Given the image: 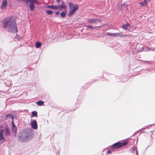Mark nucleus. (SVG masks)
<instances>
[{
  "instance_id": "obj_1",
  "label": "nucleus",
  "mask_w": 155,
  "mask_h": 155,
  "mask_svg": "<svg viewBox=\"0 0 155 155\" xmlns=\"http://www.w3.org/2000/svg\"><path fill=\"white\" fill-rule=\"evenodd\" d=\"M2 27L8 31L13 33L18 32L17 24L12 17H7L3 19L2 21Z\"/></svg>"
},
{
  "instance_id": "obj_2",
  "label": "nucleus",
  "mask_w": 155,
  "mask_h": 155,
  "mask_svg": "<svg viewBox=\"0 0 155 155\" xmlns=\"http://www.w3.org/2000/svg\"><path fill=\"white\" fill-rule=\"evenodd\" d=\"M127 141H125L124 142H118L114 144L110 148V149L113 151L115 149H117L118 148L124 146L128 144Z\"/></svg>"
},
{
  "instance_id": "obj_3",
  "label": "nucleus",
  "mask_w": 155,
  "mask_h": 155,
  "mask_svg": "<svg viewBox=\"0 0 155 155\" xmlns=\"http://www.w3.org/2000/svg\"><path fill=\"white\" fill-rule=\"evenodd\" d=\"M69 6L70 8L69 15L71 16L72 15L75 11H77L79 8V6L77 4L74 5L72 3H69Z\"/></svg>"
},
{
  "instance_id": "obj_4",
  "label": "nucleus",
  "mask_w": 155,
  "mask_h": 155,
  "mask_svg": "<svg viewBox=\"0 0 155 155\" xmlns=\"http://www.w3.org/2000/svg\"><path fill=\"white\" fill-rule=\"evenodd\" d=\"M102 21V20H99L97 19L91 18L89 19L87 22L89 24H94L97 23L98 22H100Z\"/></svg>"
},
{
  "instance_id": "obj_5",
  "label": "nucleus",
  "mask_w": 155,
  "mask_h": 155,
  "mask_svg": "<svg viewBox=\"0 0 155 155\" xmlns=\"http://www.w3.org/2000/svg\"><path fill=\"white\" fill-rule=\"evenodd\" d=\"M31 127L34 129H37L38 128V125L36 120H33L31 124Z\"/></svg>"
},
{
  "instance_id": "obj_6",
  "label": "nucleus",
  "mask_w": 155,
  "mask_h": 155,
  "mask_svg": "<svg viewBox=\"0 0 155 155\" xmlns=\"http://www.w3.org/2000/svg\"><path fill=\"white\" fill-rule=\"evenodd\" d=\"M7 5V1L6 0H4L3 1L2 3L1 6V9H5Z\"/></svg>"
},
{
  "instance_id": "obj_7",
  "label": "nucleus",
  "mask_w": 155,
  "mask_h": 155,
  "mask_svg": "<svg viewBox=\"0 0 155 155\" xmlns=\"http://www.w3.org/2000/svg\"><path fill=\"white\" fill-rule=\"evenodd\" d=\"M30 2V9L31 11H33L35 8V5L32 2V0H29L28 1Z\"/></svg>"
},
{
  "instance_id": "obj_8",
  "label": "nucleus",
  "mask_w": 155,
  "mask_h": 155,
  "mask_svg": "<svg viewBox=\"0 0 155 155\" xmlns=\"http://www.w3.org/2000/svg\"><path fill=\"white\" fill-rule=\"evenodd\" d=\"M59 10H61L63 9H65L66 8V5H65L64 2H62L60 5H58Z\"/></svg>"
},
{
  "instance_id": "obj_9",
  "label": "nucleus",
  "mask_w": 155,
  "mask_h": 155,
  "mask_svg": "<svg viewBox=\"0 0 155 155\" xmlns=\"http://www.w3.org/2000/svg\"><path fill=\"white\" fill-rule=\"evenodd\" d=\"M4 134L6 136H9L10 135V131L9 128H7L5 130Z\"/></svg>"
},
{
  "instance_id": "obj_10",
  "label": "nucleus",
  "mask_w": 155,
  "mask_h": 155,
  "mask_svg": "<svg viewBox=\"0 0 155 155\" xmlns=\"http://www.w3.org/2000/svg\"><path fill=\"white\" fill-rule=\"evenodd\" d=\"M85 26H86L87 28H90V29H96L98 28H101V26H98V27H97V26H92L89 25H85Z\"/></svg>"
},
{
  "instance_id": "obj_11",
  "label": "nucleus",
  "mask_w": 155,
  "mask_h": 155,
  "mask_svg": "<svg viewBox=\"0 0 155 155\" xmlns=\"http://www.w3.org/2000/svg\"><path fill=\"white\" fill-rule=\"evenodd\" d=\"M4 131L3 130H2L0 131V140H5V139L3 135V133Z\"/></svg>"
},
{
  "instance_id": "obj_12",
  "label": "nucleus",
  "mask_w": 155,
  "mask_h": 155,
  "mask_svg": "<svg viewBox=\"0 0 155 155\" xmlns=\"http://www.w3.org/2000/svg\"><path fill=\"white\" fill-rule=\"evenodd\" d=\"M121 34V33H115V34H112L111 33H110L109 32H107L106 33V34L107 35V36H111L113 35V36H117V35H120V34Z\"/></svg>"
},
{
  "instance_id": "obj_13",
  "label": "nucleus",
  "mask_w": 155,
  "mask_h": 155,
  "mask_svg": "<svg viewBox=\"0 0 155 155\" xmlns=\"http://www.w3.org/2000/svg\"><path fill=\"white\" fill-rule=\"evenodd\" d=\"M67 12V10H65L62 12L61 14L60 15L61 17H64L66 15V14Z\"/></svg>"
},
{
  "instance_id": "obj_14",
  "label": "nucleus",
  "mask_w": 155,
  "mask_h": 155,
  "mask_svg": "<svg viewBox=\"0 0 155 155\" xmlns=\"http://www.w3.org/2000/svg\"><path fill=\"white\" fill-rule=\"evenodd\" d=\"M129 24L127 23L123 25L122 28L124 30H126L128 27L130 26Z\"/></svg>"
},
{
  "instance_id": "obj_15",
  "label": "nucleus",
  "mask_w": 155,
  "mask_h": 155,
  "mask_svg": "<svg viewBox=\"0 0 155 155\" xmlns=\"http://www.w3.org/2000/svg\"><path fill=\"white\" fill-rule=\"evenodd\" d=\"M12 129L13 130L14 132L15 133L17 131V127L15 124L12 125Z\"/></svg>"
},
{
  "instance_id": "obj_16",
  "label": "nucleus",
  "mask_w": 155,
  "mask_h": 155,
  "mask_svg": "<svg viewBox=\"0 0 155 155\" xmlns=\"http://www.w3.org/2000/svg\"><path fill=\"white\" fill-rule=\"evenodd\" d=\"M147 0H144L143 1L139 3V4L140 5L141 7H143L146 4Z\"/></svg>"
},
{
  "instance_id": "obj_17",
  "label": "nucleus",
  "mask_w": 155,
  "mask_h": 155,
  "mask_svg": "<svg viewBox=\"0 0 155 155\" xmlns=\"http://www.w3.org/2000/svg\"><path fill=\"white\" fill-rule=\"evenodd\" d=\"M44 102L42 101H38L36 103V104L39 106H41L44 104Z\"/></svg>"
},
{
  "instance_id": "obj_18",
  "label": "nucleus",
  "mask_w": 155,
  "mask_h": 155,
  "mask_svg": "<svg viewBox=\"0 0 155 155\" xmlns=\"http://www.w3.org/2000/svg\"><path fill=\"white\" fill-rule=\"evenodd\" d=\"M41 45V43L40 42H37L35 44V47L38 48L40 47Z\"/></svg>"
},
{
  "instance_id": "obj_19",
  "label": "nucleus",
  "mask_w": 155,
  "mask_h": 155,
  "mask_svg": "<svg viewBox=\"0 0 155 155\" xmlns=\"http://www.w3.org/2000/svg\"><path fill=\"white\" fill-rule=\"evenodd\" d=\"M32 117H37V112L36 111H34L32 112Z\"/></svg>"
},
{
  "instance_id": "obj_20",
  "label": "nucleus",
  "mask_w": 155,
  "mask_h": 155,
  "mask_svg": "<svg viewBox=\"0 0 155 155\" xmlns=\"http://www.w3.org/2000/svg\"><path fill=\"white\" fill-rule=\"evenodd\" d=\"M53 9L56 10H59V9L58 7V5L56 6L55 5H53Z\"/></svg>"
},
{
  "instance_id": "obj_21",
  "label": "nucleus",
  "mask_w": 155,
  "mask_h": 155,
  "mask_svg": "<svg viewBox=\"0 0 155 155\" xmlns=\"http://www.w3.org/2000/svg\"><path fill=\"white\" fill-rule=\"evenodd\" d=\"M46 12L49 15H51L53 13V12L52 11L50 10H47L46 11Z\"/></svg>"
},
{
  "instance_id": "obj_22",
  "label": "nucleus",
  "mask_w": 155,
  "mask_h": 155,
  "mask_svg": "<svg viewBox=\"0 0 155 155\" xmlns=\"http://www.w3.org/2000/svg\"><path fill=\"white\" fill-rule=\"evenodd\" d=\"M32 2H33V3H35L36 4H39L38 1L36 0H32Z\"/></svg>"
},
{
  "instance_id": "obj_23",
  "label": "nucleus",
  "mask_w": 155,
  "mask_h": 155,
  "mask_svg": "<svg viewBox=\"0 0 155 155\" xmlns=\"http://www.w3.org/2000/svg\"><path fill=\"white\" fill-rule=\"evenodd\" d=\"M117 36H120L121 37H127V35H125V34H122L121 33V34H120V35H117Z\"/></svg>"
},
{
  "instance_id": "obj_24",
  "label": "nucleus",
  "mask_w": 155,
  "mask_h": 155,
  "mask_svg": "<svg viewBox=\"0 0 155 155\" xmlns=\"http://www.w3.org/2000/svg\"><path fill=\"white\" fill-rule=\"evenodd\" d=\"M46 7L50 9H53V5H48L46 6Z\"/></svg>"
},
{
  "instance_id": "obj_25",
  "label": "nucleus",
  "mask_w": 155,
  "mask_h": 155,
  "mask_svg": "<svg viewBox=\"0 0 155 155\" xmlns=\"http://www.w3.org/2000/svg\"><path fill=\"white\" fill-rule=\"evenodd\" d=\"M111 150H108L107 151V153L108 154H111Z\"/></svg>"
},
{
  "instance_id": "obj_26",
  "label": "nucleus",
  "mask_w": 155,
  "mask_h": 155,
  "mask_svg": "<svg viewBox=\"0 0 155 155\" xmlns=\"http://www.w3.org/2000/svg\"><path fill=\"white\" fill-rule=\"evenodd\" d=\"M12 120L11 121L12 123V125L13 124H15L14 123V120H13V117H12Z\"/></svg>"
},
{
  "instance_id": "obj_27",
  "label": "nucleus",
  "mask_w": 155,
  "mask_h": 155,
  "mask_svg": "<svg viewBox=\"0 0 155 155\" xmlns=\"http://www.w3.org/2000/svg\"><path fill=\"white\" fill-rule=\"evenodd\" d=\"M60 14V12H59V11H57V12H56V14L57 15H59Z\"/></svg>"
},
{
  "instance_id": "obj_28",
  "label": "nucleus",
  "mask_w": 155,
  "mask_h": 155,
  "mask_svg": "<svg viewBox=\"0 0 155 155\" xmlns=\"http://www.w3.org/2000/svg\"><path fill=\"white\" fill-rule=\"evenodd\" d=\"M149 49L151 50L152 51H155V48H153L152 49H151V48H149Z\"/></svg>"
},
{
  "instance_id": "obj_29",
  "label": "nucleus",
  "mask_w": 155,
  "mask_h": 155,
  "mask_svg": "<svg viewBox=\"0 0 155 155\" xmlns=\"http://www.w3.org/2000/svg\"><path fill=\"white\" fill-rule=\"evenodd\" d=\"M135 152L136 154V155H138V152L137 150L134 151Z\"/></svg>"
},
{
  "instance_id": "obj_30",
  "label": "nucleus",
  "mask_w": 155,
  "mask_h": 155,
  "mask_svg": "<svg viewBox=\"0 0 155 155\" xmlns=\"http://www.w3.org/2000/svg\"><path fill=\"white\" fill-rule=\"evenodd\" d=\"M60 0H56V1L58 3H59L60 2Z\"/></svg>"
},
{
  "instance_id": "obj_31",
  "label": "nucleus",
  "mask_w": 155,
  "mask_h": 155,
  "mask_svg": "<svg viewBox=\"0 0 155 155\" xmlns=\"http://www.w3.org/2000/svg\"><path fill=\"white\" fill-rule=\"evenodd\" d=\"M131 36H132V35L130 34V35H127V36L129 37H131Z\"/></svg>"
},
{
  "instance_id": "obj_32",
  "label": "nucleus",
  "mask_w": 155,
  "mask_h": 155,
  "mask_svg": "<svg viewBox=\"0 0 155 155\" xmlns=\"http://www.w3.org/2000/svg\"><path fill=\"white\" fill-rule=\"evenodd\" d=\"M10 116V115H6V117H8L9 116Z\"/></svg>"
},
{
  "instance_id": "obj_33",
  "label": "nucleus",
  "mask_w": 155,
  "mask_h": 155,
  "mask_svg": "<svg viewBox=\"0 0 155 155\" xmlns=\"http://www.w3.org/2000/svg\"><path fill=\"white\" fill-rule=\"evenodd\" d=\"M28 136H26V138H28Z\"/></svg>"
}]
</instances>
